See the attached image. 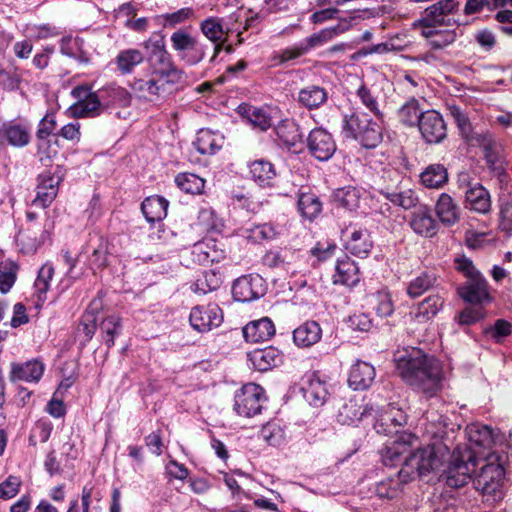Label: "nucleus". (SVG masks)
I'll use <instances>...</instances> for the list:
<instances>
[{"label":"nucleus","mask_w":512,"mask_h":512,"mask_svg":"<svg viewBox=\"0 0 512 512\" xmlns=\"http://www.w3.org/2000/svg\"><path fill=\"white\" fill-rule=\"evenodd\" d=\"M401 378L426 397L435 396L442 388L441 363L434 357L413 348L396 359Z\"/></svg>","instance_id":"1"},{"label":"nucleus","mask_w":512,"mask_h":512,"mask_svg":"<svg viewBox=\"0 0 512 512\" xmlns=\"http://www.w3.org/2000/svg\"><path fill=\"white\" fill-rule=\"evenodd\" d=\"M71 95L77 99L68 108L69 114L74 118L96 117L100 115L105 107V104L102 102L105 95L113 97L114 101L124 106L130 102V95L127 90L115 86L94 92L88 85H78L72 89Z\"/></svg>","instance_id":"2"},{"label":"nucleus","mask_w":512,"mask_h":512,"mask_svg":"<svg viewBox=\"0 0 512 512\" xmlns=\"http://www.w3.org/2000/svg\"><path fill=\"white\" fill-rule=\"evenodd\" d=\"M486 461L487 463L475 476L473 484L475 489L482 494L484 501L493 505L504 497L505 471L499 455L492 453L488 455Z\"/></svg>","instance_id":"3"},{"label":"nucleus","mask_w":512,"mask_h":512,"mask_svg":"<svg viewBox=\"0 0 512 512\" xmlns=\"http://www.w3.org/2000/svg\"><path fill=\"white\" fill-rule=\"evenodd\" d=\"M342 131L346 137L357 140L365 148L377 147L383 139L380 125L361 111L343 116Z\"/></svg>","instance_id":"4"},{"label":"nucleus","mask_w":512,"mask_h":512,"mask_svg":"<svg viewBox=\"0 0 512 512\" xmlns=\"http://www.w3.org/2000/svg\"><path fill=\"white\" fill-rule=\"evenodd\" d=\"M458 183L464 192L463 204L467 210L480 215L491 212V194L481 183L473 181L466 173L459 175Z\"/></svg>","instance_id":"5"},{"label":"nucleus","mask_w":512,"mask_h":512,"mask_svg":"<svg viewBox=\"0 0 512 512\" xmlns=\"http://www.w3.org/2000/svg\"><path fill=\"white\" fill-rule=\"evenodd\" d=\"M441 464L434 448L427 446L417 449L411 453L404 461L400 469V475L412 481L417 476H424L437 469Z\"/></svg>","instance_id":"6"},{"label":"nucleus","mask_w":512,"mask_h":512,"mask_svg":"<svg viewBox=\"0 0 512 512\" xmlns=\"http://www.w3.org/2000/svg\"><path fill=\"white\" fill-rule=\"evenodd\" d=\"M343 31L344 30L341 29L339 25L322 29L319 32L307 37L303 42H301L297 46L282 50L279 54L275 55L273 59L278 64H282L286 61L296 59L307 53L309 50L328 43Z\"/></svg>","instance_id":"7"},{"label":"nucleus","mask_w":512,"mask_h":512,"mask_svg":"<svg viewBox=\"0 0 512 512\" xmlns=\"http://www.w3.org/2000/svg\"><path fill=\"white\" fill-rule=\"evenodd\" d=\"M475 467L476 458L471 451L454 452L451 462L444 471L447 485L453 488L464 486L471 478V473L474 472Z\"/></svg>","instance_id":"8"},{"label":"nucleus","mask_w":512,"mask_h":512,"mask_svg":"<svg viewBox=\"0 0 512 512\" xmlns=\"http://www.w3.org/2000/svg\"><path fill=\"white\" fill-rule=\"evenodd\" d=\"M172 84L170 77L152 72L149 79L134 80L132 89L138 97L155 102L170 93V85Z\"/></svg>","instance_id":"9"},{"label":"nucleus","mask_w":512,"mask_h":512,"mask_svg":"<svg viewBox=\"0 0 512 512\" xmlns=\"http://www.w3.org/2000/svg\"><path fill=\"white\" fill-rule=\"evenodd\" d=\"M265 400L263 388L255 383H248L236 394L234 408L238 415L252 417L261 412Z\"/></svg>","instance_id":"10"},{"label":"nucleus","mask_w":512,"mask_h":512,"mask_svg":"<svg viewBox=\"0 0 512 512\" xmlns=\"http://www.w3.org/2000/svg\"><path fill=\"white\" fill-rule=\"evenodd\" d=\"M189 321L194 330L208 332L221 325L223 313L217 304L195 306L190 312Z\"/></svg>","instance_id":"11"},{"label":"nucleus","mask_w":512,"mask_h":512,"mask_svg":"<svg viewBox=\"0 0 512 512\" xmlns=\"http://www.w3.org/2000/svg\"><path fill=\"white\" fill-rule=\"evenodd\" d=\"M343 237L345 249L354 256L364 258L373 247L370 232L366 228L349 226L343 231Z\"/></svg>","instance_id":"12"},{"label":"nucleus","mask_w":512,"mask_h":512,"mask_svg":"<svg viewBox=\"0 0 512 512\" xmlns=\"http://www.w3.org/2000/svg\"><path fill=\"white\" fill-rule=\"evenodd\" d=\"M418 126L427 143H440L447 135L445 121L442 115L435 110L423 112Z\"/></svg>","instance_id":"13"},{"label":"nucleus","mask_w":512,"mask_h":512,"mask_svg":"<svg viewBox=\"0 0 512 512\" xmlns=\"http://www.w3.org/2000/svg\"><path fill=\"white\" fill-rule=\"evenodd\" d=\"M301 390L306 401L316 407L323 405L329 394L327 382L318 372L304 376Z\"/></svg>","instance_id":"14"},{"label":"nucleus","mask_w":512,"mask_h":512,"mask_svg":"<svg viewBox=\"0 0 512 512\" xmlns=\"http://www.w3.org/2000/svg\"><path fill=\"white\" fill-rule=\"evenodd\" d=\"M310 153L320 161H327L336 151L332 135L322 128L313 129L307 138Z\"/></svg>","instance_id":"15"},{"label":"nucleus","mask_w":512,"mask_h":512,"mask_svg":"<svg viewBox=\"0 0 512 512\" xmlns=\"http://www.w3.org/2000/svg\"><path fill=\"white\" fill-rule=\"evenodd\" d=\"M298 255L287 248L280 250H270L262 258L263 264L270 269L285 274H295L297 272Z\"/></svg>","instance_id":"16"},{"label":"nucleus","mask_w":512,"mask_h":512,"mask_svg":"<svg viewBox=\"0 0 512 512\" xmlns=\"http://www.w3.org/2000/svg\"><path fill=\"white\" fill-rule=\"evenodd\" d=\"M262 278L258 275L242 276L232 286L233 298L238 302H250L263 294Z\"/></svg>","instance_id":"17"},{"label":"nucleus","mask_w":512,"mask_h":512,"mask_svg":"<svg viewBox=\"0 0 512 512\" xmlns=\"http://www.w3.org/2000/svg\"><path fill=\"white\" fill-rule=\"evenodd\" d=\"M416 437L408 432H402L396 439L388 442L381 451L382 461L386 466H393L400 461L403 454L407 453Z\"/></svg>","instance_id":"18"},{"label":"nucleus","mask_w":512,"mask_h":512,"mask_svg":"<svg viewBox=\"0 0 512 512\" xmlns=\"http://www.w3.org/2000/svg\"><path fill=\"white\" fill-rule=\"evenodd\" d=\"M247 356L252 366L261 372L268 371L283 361L282 352L273 346L254 349Z\"/></svg>","instance_id":"19"},{"label":"nucleus","mask_w":512,"mask_h":512,"mask_svg":"<svg viewBox=\"0 0 512 512\" xmlns=\"http://www.w3.org/2000/svg\"><path fill=\"white\" fill-rule=\"evenodd\" d=\"M60 182L61 177L59 175H52L50 173L42 174L39 178L37 196L33 200V204L41 208L48 207L58 194Z\"/></svg>","instance_id":"20"},{"label":"nucleus","mask_w":512,"mask_h":512,"mask_svg":"<svg viewBox=\"0 0 512 512\" xmlns=\"http://www.w3.org/2000/svg\"><path fill=\"white\" fill-rule=\"evenodd\" d=\"M9 379L11 382H37L43 375L44 364L39 360H29L24 363H11Z\"/></svg>","instance_id":"21"},{"label":"nucleus","mask_w":512,"mask_h":512,"mask_svg":"<svg viewBox=\"0 0 512 512\" xmlns=\"http://www.w3.org/2000/svg\"><path fill=\"white\" fill-rule=\"evenodd\" d=\"M435 213L439 221L447 227L460 221V208L448 193H441L435 203Z\"/></svg>","instance_id":"22"},{"label":"nucleus","mask_w":512,"mask_h":512,"mask_svg":"<svg viewBox=\"0 0 512 512\" xmlns=\"http://www.w3.org/2000/svg\"><path fill=\"white\" fill-rule=\"evenodd\" d=\"M410 227L416 234L431 238L437 234L439 226L430 209L423 206L412 214Z\"/></svg>","instance_id":"23"},{"label":"nucleus","mask_w":512,"mask_h":512,"mask_svg":"<svg viewBox=\"0 0 512 512\" xmlns=\"http://www.w3.org/2000/svg\"><path fill=\"white\" fill-rule=\"evenodd\" d=\"M375 375V368L371 364L364 361H357L352 365L349 372V386L354 390L367 389L373 383Z\"/></svg>","instance_id":"24"},{"label":"nucleus","mask_w":512,"mask_h":512,"mask_svg":"<svg viewBox=\"0 0 512 512\" xmlns=\"http://www.w3.org/2000/svg\"><path fill=\"white\" fill-rule=\"evenodd\" d=\"M0 138L5 140L10 146L22 148L30 143V129L28 126L20 123H5L0 128Z\"/></svg>","instance_id":"25"},{"label":"nucleus","mask_w":512,"mask_h":512,"mask_svg":"<svg viewBox=\"0 0 512 512\" xmlns=\"http://www.w3.org/2000/svg\"><path fill=\"white\" fill-rule=\"evenodd\" d=\"M274 334L275 326L267 317L252 321L243 328L245 340L252 343L267 341L271 339Z\"/></svg>","instance_id":"26"},{"label":"nucleus","mask_w":512,"mask_h":512,"mask_svg":"<svg viewBox=\"0 0 512 512\" xmlns=\"http://www.w3.org/2000/svg\"><path fill=\"white\" fill-rule=\"evenodd\" d=\"M459 295L469 303L481 304L490 300L487 282L483 277H476L468 280L467 283L458 289Z\"/></svg>","instance_id":"27"},{"label":"nucleus","mask_w":512,"mask_h":512,"mask_svg":"<svg viewBox=\"0 0 512 512\" xmlns=\"http://www.w3.org/2000/svg\"><path fill=\"white\" fill-rule=\"evenodd\" d=\"M149 62L155 73L170 77L172 83H179L183 79V72L177 69L170 60V56L164 48L153 56H149Z\"/></svg>","instance_id":"28"},{"label":"nucleus","mask_w":512,"mask_h":512,"mask_svg":"<svg viewBox=\"0 0 512 512\" xmlns=\"http://www.w3.org/2000/svg\"><path fill=\"white\" fill-rule=\"evenodd\" d=\"M322 329L315 321H307L293 331V341L300 348H308L320 341Z\"/></svg>","instance_id":"29"},{"label":"nucleus","mask_w":512,"mask_h":512,"mask_svg":"<svg viewBox=\"0 0 512 512\" xmlns=\"http://www.w3.org/2000/svg\"><path fill=\"white\" fill-rule=\"evenodd\" d=\"M327 99L326 89L318 85L305 86L298 92V102L309 110L319 108Z\"/></svg>","instance_id":"30"},{"label":"nucleus","mask_w":512,"mask_h":512,"mask_svg":"<svg viewBox=\"0 0 512 512\" xmlns=\"http://www.w3.org/2000/svg\"><path fill=\"white\" fill-rule=\"evenodd\" d=\"M333 278L335 284L354 286L360 280L359 268L353 260L345 257L337 262L336 272Z\"/></svg>","instance_id":"31"},{"label":"nucleus","mask_w":512,"mask_h":512,"mask_svg":"<svg viewBox=\"0 0 512 512\" xmlns=\"http://www.w3.org/2000/svg\"><path fill=\"white\" fill-rule=\"evenodd\" d=\"M276 133L280 141L288 148H296L302 144L303 134L299 125L293 120H283L276 127Z\"/></svg>","instance_id":"32"},{"label":"nucleus","mask_w":512,"mask_h":512,"mask_svg":"<svg viewBox=\"0 0 512 512\" xmlns=\"http://www.w3.org/2000/svg\"><path fill=\"white\" fill-rule=\"evenodd\" d=\"M420 181L426 188L439 189L448 181L447 169L439 163L430 164L420 174Z\"/></svg>","instance_id":"33"},{"label":"nucleus","mask_w":512,"mask_h":512,"mask_svg":"<svg viewBox=\"0 0 512 512\" xmlns=\"http://www.w3.org/2000/svg\"><path fill=\"white\" fill-rule=\"evenodd\" d=\"M168 201L160 196L147 197L141 205V210L150 223L161 221L167 215Z\"/></svg>","instance_id":"34"},{"label":"nucleus","mask_w":512,"mask_h":512,"mask_svg":"<svg viewBox=\"0 0 512 512\" xmlns=\"http://www.w3.org/2000/svg\"><path fill=\"white\" fill-rule=\"evenodd\" d=\"M443 299L438 295H431L417 305L412 312L414 320L419 323H425L431 320L442 308Z\"/></svg>","instance_id":"35"},{"label":"nucleus","mask_w":512,"mask_h":512,"mask_svg":"<svg viewBox=\"0 0 512 512\" xmlns=\"http://www.w3.org/2000/svg\"><path fill=\"white\" fill-rule=\"evenodd\" d=\"M406 477H403L400 475V471L397 473L396 476L388 477L382 481H380L376 485V495L379 498L384 499H393L400 495L402 492L404 484L410 482L408 479H405Z\"/></svg>","instance_id":"36"},{"label":"nucleus","mask_w":512,"mask_h":512,"mask_svg":"<svg viewBox=\"0 0 512 512\" xmlns=\"http://www.w3.org/2000/svg\"><path fill=\"white\" fill-rule=\"evenodd\" d=\"M448 110L454 122L456 123L462 137L469 142L475 140L477 143H481V136L474 132V129L467 114L459 106L456 105H450L448 107Z\"/></svg>","instance_id":"37"},{"label":"nucleus","mask_w":512,"mask_h":512,"mask_svg":"<svg viewBox=\"0 0 512 512\" xmlns=\"http://www.w3.org/2000/svg\"><path fill=\"white\" fill-rule=\"evenodd\" d=\"M249 170L252 179L264 187L270 186L276 176L273 164L263 159L253 161L249 165Z\"/></svg>","instance_id":"38"},{"label":"nucleus","mask_w":512,"mask_h":512,"mask_svg":"<svg viewBox=\"0 0 512 512\" xmlns=\"http://www.w3.org/2000/svg\"><path fill=\"white\" fill-rule=\"evenodd\" d=\"M297 204L301 215L309 220H313L322 210L319 198L309 191L299 192Z\"/></svg>","instance_id":"39"},{"label":"nucleus","mask_w":512,"mask_h":512,"mask_svg":"<svg viewBox=\"0 0 512 512\" xmlns=\"http://www.w3.org/2000/svg\"><path fill=\"white\" fill-rule=\"evenodd\" d=\"M144 60L143 53L138 49L122 50L116 56L115 62L119 71L123 74H129L133 69Z\"/></svg>","instance_id":"40"},{"label":"nucleus","mask_w":512,"mask_h":512,"mask_svg":"<svg viewBox=\"0 0 512 512\" xmlns=\"http://www.w3.org/2000/svg\"><path fill=\"white\" fill-rule=\"evenodd\" d=\"M363 406L356 399H349L339 410L337 419L343 425H352L362 419Z\"/></svg>","instance_id":"41"},{"label":"nucleus","mask_w":512,"mask_h":512,"mask_svg":"<svg viewBox=\"0 0 512 512\" xmlns=\"http://www.w3.org/2000/svg\"><path fill=\"white\" fill-rule=\"evenodd\" d=\"M220 137L209 130H200L193 145L203 155L214 154L220 148Z\"/></svg>","instance_id":"42"},{"label":"nucleus","mask_w":512,"mask_h":512,"mask_svg":"<svg viewBox=\"0 0 512 512\" xmlns=\"http://www.w3.org/2000/svg\"><path fill=\"white\" fill-rule=\"evenodd\" d=\"M469 441L476 446L489 448L493 444V434L490 427L480 424H472L467 427Z\"/></svg>","instance_id":"43"},{"label":"nucleus","mask_w":512,"mask_h":512,"mask_svg":"<svg viewBox=\"0 0 512 512\" xmlns=\"http://www.w3.org/2000/svg\"><path fill=\"white\" fill-rule=\"evenodd\" d=\"M333 201L338 207L354 210L359 204V192L351 186L337 189L333 193Z\"/></svg>","instance_id":"44"},{"label":"nucleus","mask_w":512,"mask_h":512,"mask_svg":"<svg viewBox=\"0 0 512 512\" xmlns=\"http://www.w3.org/2000/svg\"><path fill=\"white\" fill-rule=\"evenodd\" d=\"M386 199H388L394 205L400 206L406 210L415 207L418 203V196L412 189H403L398 192L396 191H383L382 192Z\"/></svg>","instance_id":"45"},{"label":"nucleus","mask_w":512,"mask_h":512,"mask_svg":"<svg viewBox=\"0 0 512 512\" xmlns=\"http://www.w3.org/2000/svg\"><path fill=\"white\" fill-rule=\"evenodd\" d=\"M176 185L189 194H200L205 185V180L196 174L180 173L175 178Z\"/></svg>","instance_id":"46"},{"label":"nucleus","mask_w":512,"mask_h":512,"mask_svg":"<svg viewBox=\"0 0 512 512\" xmlns=\"http://www.w3.org/2000/svg\"><path fill=\"white\" fill-rule=\"evenodd\" d=\"M435 281L436 277L434 274L430 272H422L409 283L407 293L412 298L418 297L431 288Z\"/></svg>","instance_id":"47"},{"label":"nucleus","mask_w":512,"mask_h":512,"mask_svg":"<svg viewBox=\"0 0 512 512\" xmlns=\"http://www.w3.org/2000/svg\"><path fill=\"white\" fill-rule=\"evenodd\" d=\"M422 113L419 107V103L417 100L412 99L404 104L399 112L398 116L401 122L408 126L418 125L420 118L422 117Z\"/></svg>","instance_id":"48"},{"label":"nucleus","mask_w":512,"mask_h":512,"mask_svg":"<svg viewBox=\"0 0 512 512\" xmlns=\"http://www.w3.org/2000/svg\"><path fill=\"white\" fill-rule=\"evenodd\" d=\"M18 266L7 261L0 264V291L7 293L14 285L17 277Z\"/></svg>","instance_id":"49"},{"label":"nucleus","mask_w":512,"mask_h":512,"mask_svg":"<svg viewBox=\"0 0 512 512\" xmlns=\"http://www.w3.org/2000/svg\"><path fill=\"white\" fill-rule=\"evenodd\" d=\"M246 118L255 128L266 131L272 125L270 115L263 109L257 107H248L245 110Z\"/></svg>","instance_id":"50"},{"label":"nucleus","mask_w":512,"mask_h":512,"mask_svg":"<svg viewBox=\"0 0 512 512\" xmlns=\"http://www.w3.org/2000/svg\"><path fill=\"white\" fill-rule=\"evenodd\" d=\"M221 284V279L214 271L206 272L202 278L196 280L192 290L197 294H206L216 290Z\"/></svg>","instance_id":"51"},{"label":"nucleus","mask_w":512,"mask_h":512,"mask_svg":"<svg viewBox=\"0 0 512 512\" xmlns=\"http://www.w3.org/2000/svg\"><path fill=\"white\" fill-rule=\"evenodd\" d=\"M53 275L54 268L51 264L46 263L39 269L38 276L34 284L39 298H41L42 295H45L49 290L50 281L52 280Z\"/></svg>","instance_id":"52"},{"label":"nucleus","mask_w":512,"mask_h":512,"mask_svg":"<svg viewBox=\"0 0 512 512\" xmlns=\"http://www.w3.org/2000/svg\"><path fill=\"white\" fill-rule=\"evenodd\" d=\"M121 319L116 315L108 316L101 323V330L106 334L105 343L108 347L114 345V338L120 333Z\"/></svg>","instance_id":"53"},{"label":"nucleus","mask_w":512,"mask_h":512,"mask_svg":"<svg viewBox=\"0 0 512 512\" xmlns=\"http://www.w3.org/2000/svg\"><path fill=\"white\" fill-rule=\"evenodd\" d=\"M444 13L438 8L437 3L425 9V16L418 20L416 25L419 26H437L444 24Z\"/></svg>","instance_id":"54"},{"label":"nucleus","mask_w":512,"mask_h":512,"mask_svg":"<svg viewBox=\"0 0 512 512\" xmlns=\"http://www.w3.org/2000/svg\"><path fill=\"white\" fill-rule=\"evenodd\" d=\"M511 332V324L504 319H498L493 326L484 329V333L490 335L497 343L509 336Z\"/></svg>","instance_id":"55"},{"label":"nucleus","mask_w":512,"mask_h":512,"mask_svg":"<svg viewBox=\"0 0 512 512\" xmlns=\"http://www.w3.org/2000/svg\"><path fill=\"white\" fill-rule=\"evenodd\" d=\"M52 431V425L49 422L46 421H38L29 437V443L30 445L36 446L37 442H46Z\"/></svg>","instance_id":"56"},{"label":"nucleus","mask_w":512,"mask_h":512,"mask_svg":"<svg viewBox=\"0 0 512 512\" xmlns=\"http://www.w3.org/2000/svg\"><path fill=\"white\" fill-rule=\"evenodd\" d=\"M376 304L375 310L376 313L381 317L390 316L394 311L393 302L391 296L388 292L380 291L375 296Z\"/></svg>","instance_id":"57"},{"label":"nucleus","mask_w":512,"mask_h":512,"mask_svg":"<svg viewBox=\"0 0 512 512\" xmlns=\"http://www.w3.org/2000/svg\"><path fill=\"white\" fill-rule=\"evenodd\" d=\"M171 42L174 49L178 51L193 50L195 48V39L183 31L174 32L171 36Z\"/></svg>","instance_id":"58"},{"label":"nucleus","mask_w":512,"mask_h":512,"mask_svg":"<svg viewBox=\"0 0 512 512\" xmlns=\"http://www.w3.org/2000/svg\"><path fill=\"white\" fill-rule=\"evenodd\" d=\"M21 486V480L16 476H9L0 484V498L11 499L17 495Z\"/></svg>","instance_id":"59"},{"label":"nucleus","mask_w":512,"mask_h":512,"mask_svg":"<svg viewBox=\"0 0 512 512\" xmlns=\"http://www.w3.org/2000/svg\"><path fill=\"white\" fill-rule=\"evenodd\" d=\"M276 236V230L271 224H261L250 230L249 238L255 242L271 240Z\"/></svg>","instance_id":"60"},{"label":"nucleus","mask_w":512,"mask_h":512,"mask_svg":"<svg viewBox=\"0 0 512 512\" xmlns=\"http://www.w3.org/2000/svg\"><path fill=\"white\" fill-rule=\"evenodd\" d=\"M204 35L211 41L217 42L222 39L223 29L221 24L215 19H207L201 26Z\"/></svg>","instance_id":"61"},{"label":"nucleus","mask_w":512,"mask_h":512,"mask_svg":"<svg viewBox=\"0 0 512 512\" xmlns=\"http://www.w3.org/2000/svg\"><path fill=\"white\" fill-rule=\"evenodd\" d=\"M485 312L481 306L467 307L458 315V321L463 325H471L482 318Z\"/></svg>","instance_id":"62"},{"label":"nucleus","mask_w":512,"mask_h":512,"mask_svg":"<svg viewBox=\"0 0 512 512\" xmlns=\"http://www.w3.org/2000/svg\"><path fill=\"white\" fill-rule=\"evenodd\" d=\"M56 128L55 115L46 114L40 121L36 132L37 140L48 139Z\"/></svg>","instance_id":"63"},{"label":"nucleus","mask_w":512,"mask_h":512,"mask_svg":"<svg viewBox=\"0 0 512 512\" xmlns=\"http://www.w3.org/2000/svg\"><path fill=\"white\" fill-rule=\"evenodd\" d=\"M500 228L510 233L512 232V202L505 201L500 205Z\"/></svg>","instance_id":"64"}]
</instances>
